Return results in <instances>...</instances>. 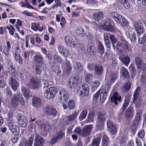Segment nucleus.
<instances>
[{
  "mask_svg": "<svg viewBox=\"0 0 146 146\" xmlns=\"http://www.w3.org/2000/svg\"><path fill=\"white\" fill-rule=\"evenodd\" d=\"M80 82L79 77L75 76L70 79L68 82V86L71 89H74L77 86V84L80 83Z\"/></svg>",
  "mask_w": 146,
  "mask_h": 146,
  "instance_id": "8",
  "label": "nucleus"
},
{
  "mask_svg": "<svg viewBox=\"0 0 146 146\" xmlns=\"http://www.w3.org/2000/svg\"><path fill=\"white\" fill-rule=\"evenodd\" d=\"M9 51V49H7V47L4 48L3 52L5 55L8 57L10 56Z\"/></svg>",
  "mask_w": 146,
  "mask_h": 146,
  "instance_id": "62",
  "label": "nucleus"
},
{
  "mask_svg": "<svg viewBox=\"0 0 146 146\" xmlns=\"http://www.w3.org/2000/svg\"><path fill=\"white\" fill-rule=\"evenodd\" d=\"M40 99L37 97H34L32 99V105L34 107L38 108L41 105Z\"/></svg>",
  "mask_w": 146,
  "mask_h": 146,
  "instance_id": "22",
  "label": "nucleus"
},
{
  "mask_svg": "<svg viewBox=\"0 0 146 146\" xmlns=\"http://www.w3.org/2000/svg\"><path fill=\"white\" fill-rule=\"evenodd\" d=\"M72 68L70 62H68L66 63V74L67 75H68L69 74L72 70Z\"/></svg>",
  "mask_w": 146,
  "mask_h": 146,
  "instance_id": "51",
  "label": "nucleus"
},
{
  "mask_svg": "<svg viewBox=\"0 0 146 146\" xmlns=\"http://www.w3.org/2000/svg\"><path fill=\"white\" fill-rule=\"evenodd\" d=\"M44 111L46 114L54 117L56 115L57 112L55 108L50 106H46L44 109Z\"/></svg>",
  "mask_w": 146,
  "mask_h": 146,
  "instance_id": "10",
  "label": "nucleus"
},
{
  "mask_svg": "<svg viewBox=\"0 0 146 146\" xmlns=\"http://www.w3.org/2000/svg\"><path fill=\"white\" fill-rule=\"evenodd\" d=\"M82 87L83 90H78L77 92V94L82 97L88 96L89 91L88 85L86 84H84L82 85Z\"/></svg>",
  "mask_w": 146,
  "mask_h": 146,
  "instance_id": "6",
  "label": "nucleus"
},
{
  "mask_svg": "<svg viewBox=\"0 0 146 146\" xmlns=\"http://www.w3.org/2000/svg\"><path fill=\"white\" fill-rule=\"evenodd\" d=\"M42 69L43 70H46L47 69L46 66L45 64H36L35 66V71L36 74L40 75L42 72Z\"/></svg>",
  "mask_w": 146,
  "mask_h": 146,
  "instance_id": "13",
  "label": "nucleus"
},
{
  "mask_svg": "<svg viewBox=\"0 0 146 146\" xmlns=\"http://www.w3.org/2000/svg\"><path fill=\"white\" fill-rule=\"evenodd\" d=\"M8 125L9 130L12 134L15 135L19 134L20 128L19 126L16 125L15 121L10 122L8 123Z\"/></svg>",
  "mask_w": 146,
  "mask_h": 146,
  "instance_id": "5",
  "label": "nucleus"
},
{
  "mask_svg": "<svg viewBox=\"0 0 146 146\" xmlns=\"http://www.w3.org/2000/svg\"><path fill=\"white\" fill-rule=\"evenodd\" d=\"M77 114L76 111L73 112L71 115H69L68 118L69 121H72L74 120L76 117Z\"/></svg>",
  "mask_w": 146,
  "mask_h": 146,
  "instance_id": "55",
  "label": "nucleus"
},
{
  "mask_svg": "<svg viewBox=\"0 0 146 146\" xmlns=\"http://www.w3.org/2000/svg\"><path fill=\"white\" fill-rule=\"evenodd\" d=\"M121 72L123 76L127 79H128L129 78V72L126 68L123 66H122L121 69Z\"/></svg>",
  "mask_w": 146,
  "mask_h": 146,
  "instance_id": "30",
  "label": "nucleus"
},
{
  "mask_svg": "<svg viewBox=\"0 0 146 146\" xmlns=\"http://www.w3.org/2000/svg\"><path fill=\"white\" fill-rule=\"evenodd\" d=\"M129 44L127 41L125 43H124L123 44V48L124 50L127 51L130 54L131 51L129 48Z\"/></svg>",
  "mask_w": 146,
  "mask_h": 146,
  "instance_id": "52",
  "label": "nucleus"
},
{
  "mask_svg": "<svg viewBox=\"0 0 146 146\" xmlns=\"http://www.w3.org/2000/svg\"><path fill=\"white\" fill-rule=\"evenodd\" d=\"M134 115L133 108L129 106L127 110V113L125 115V118L129 119L133 117Z\"/></svg>",
  "mask_w": 146,
  "mask_h": 146,
  "instance_id": "23",
  "label": "nucleus"
},
{
  "mask_svg": "<svg viewBox=\"0 0 146 146\" xmlns=\"http://www.w3.org/2000/svg\"><path fill=\"white\" fill-rule=\"evenodd\" d=\"M24 102V100L21 94L19 92H17V94H13L11 99V104L12 106L15 108L18 106L20 103L23 104Z\"/></svg>",
  "mask_w": 146,
  "mask_h": 146,
  "instance_id": "1",
  "label": "nucleus"
},
{
  "mask_svg": "<svg viewBox=\"0 0 146 146\" xmlns=\"http://www.w3.org/2000/svg\"><path fill=\"white\" fill-rule=\"evenodd\" d=\"M121 96H119L117 92H115L111 98V100L112 102H114L115 105H117V101L120 102L121 101Z\"/></svg>",
  "mask_w": 146,
  "mask_h": 146,
  "instance_id": "21",
  "label": "nucleus"
},
{
  "mask_svg": "<svg viewBox=\"0 0 146 146\" xmlns=\"http://www.w3.org/2000/svg\"><path fill=\"white\" fill-rule=\"evenodd\" d=\"M76 33L77 35L80 37H83L86 35L84 30L80 27H78L76 30Z\"/></svg>",
  "mask_w": 146,
  "mask_h": 146,
  "instance_id": "39",
  "label": "nucleus"
},
{
  "mask_svg": "<svg viewBox=\"0 0 146 146\" xmlns=\"http://www.w3.org/2000/svg\"><path fill=\"white\" fill-rule=\"evenodd\" d=\"M9 71H11V74L12 77H15L17 74V72L15 70L14 67H12V68H8Z\"/></svg>",
  "mask_w": 146,
  "mask_h": 146,
  "instance_id": "63",
  "label": "nucleus"
},
{
  "mask_svg": "<svg viewBox=\"0 0 146 146\" xmlns=\"http://www.w3.org/2000/svg\"><path fill=\"white\" fill-rule=\"evenodd\" d=\"M98 52L102 54L103 53L104 51V48L103 44L100 41H99L98 42Z\"/></svg>",
  "mask_w": 146,
  "mask_h": 146,
  "instance_id": "35",
  "label": "nucleus"
},
{
  "mask_svg": "<svg viewBox=\"0 0 146 146\" xmlns=\"http://www.w3.org/2000/svg\"><path fill=\"white\" fill-rule=\"evenodd\" d=\"M4 92L6 95L9 97H11L12 95V92L9 87H7L5 89Z\"/></svg>",
  "mask_w": 146,
  "mask_h": 146,
  "instance_id": "59",
  "label": "nucleus"
},
{
  "mask_svg": "<svg viewBox=\"0 0 146 146\" xmlns=\"http://www.w3.org/2000/svg\"><path fill=\"white\" fill-rule=\"evenodd\" d=\"M58 50L59 52L62 54L66 57H68L70 55V53L69 51L63 46H58Z\"/></svg>",
  "mask_w": 146,
  "mask_h": 146,
  "instance_id": "17",
  "label": "nucleus"
},
{
  "mask_svg": "<svg viewBox=\"0 0 146 146\" xmlns=\"http://www.w3.org/2000/svg\"><path fill=\"white\" fill-rule=\"evenodd\" d=\"M64 40L67 45L72 47H74L75 42L70 36H66Z\"/></svg>",
  "mask_w": 146,
  "mask_h": 146,
  "instance_id": "19",
  "label": "nucleus"
},
{
  "mask_svg": "<svg viewBox=\"0 0 146 146\" xmlns=\"http://www.w3.org/2000/svg\"><path fill=\"white\" fill-rule=\"evenodd\" d=\"M133 101L135 104L136 108H139L141 105V100L139 98H138V97H133Z\"/></svg>",
  "mask_w": 146,
  "mask_h": 146,
  "instance_id": "31",
  "label": "nucleus"
},
{
  "mask_svg": "<svg viewBox=\"0 0 146 146\" xmlns=\"http://www.w3.org/2000/svg\"><path fill=\"white\" fill-rule=\"evenodd\" d=\"M43 84L42 86L43 88V90L45 92V90H48V88L50 87V85H49V82L47 80H44L43 81Z\"/></svg>",
  "mask_w": 146,
  "mask_h": 146,
  "instance_id": "47",
  "label": "nucleus"
},
{
  "mask_svg": "<svg viewBox=\"0 0 146 146\" xmlns=\"http://www.w3.org/2000/svg\"><path fill=\"white\" fill-rule=\"evenodd\" d=\"M134 28L136 31L137 36L139 37L143 33V27L141 22L135 23L134 24Z\"/></svg>",
  "mask_w": 146,
  "mask_h": 146,
  "instance_id": "12",
  "label": "nucleus"
},
{
  "mask_svg": "<svg viewBox=\"0 0 146 146\" xmlns=\"http://www.w3.org/2000/svg\"><path fill=\"white\" fill-rule=\"evenodd\" d=\"M102 142L103 145L102 146H107L109 144V139L105 134L103 136Z\"/></svg>",
  "mask_w": 146,
  "mask_h": 146,
  "instance_id": "41",
  "label": "nucleus"
},
{
  "mask_svg": "<svg viewBox=\"0 0 146 146\" xmlns=\"http://www.w3.org/2000/svg\"><path fill=\"white\" fill-rule=\"evenodd\" d=\"M0 76L5 80L7 79L8 76V73L6 70H3L0 72Z\"/></svg>",
  "mask_w": 146,
  "mask_h": 146,
  "instance_id": "53",
  "label": "nucleus"
},
{
  "mask_svg": "<svg viewBox=\"0 0 146 146\" xmlns=\"http://www.w3.org/2000/svg\"><path fill=\"white\" fill-rule=\"evenodd\" d=\"M75 65L74 66V68L75 70H79L81 72L83 71V67L82 64L79 62H76L75 63Z\"/></svg>",
  "mask_w": 146,
  "mask_h": 146,
  "instance_id": "44",
  "label": "nucleus"
},
{
  "mask_svg": "<svg viewBox=\"0 0 146 146\" xmlns=\"http://www.w3.org/2000/svg\"><path fill=\"white\" fill-rule=\"evenodd\" d=\"M103 68L102 66L98 64L95 65L94 72L95 73L98 75H100L103 72Z\"/></svg>",
  "mask_w": 146,
  "mask_h": 146,
  "instance_id": "28",
  "label": "nucleus"
},
{
  "mask_svg": "<svg viewBox=\"0 0 146 146\" xmlns=\"http://www.w3.org/2000/svg\"><path fill=\"white\" fill-rule=\"evenodd\" d=\"M134 61L138 69H140L143 66V61L141 58L139 56L134 58Z\"/></svg>",
  "mask_w": 146,
  "mask_h": 146,
  "instance_id": "27",
  "label": "nucleus"
},
{
  "mask_svg": "<svg viewBox=\"0 0 146 146\" xmlns=\"http://www.w3.org/2000/svg\"><path fill=\"white\" fill-rule=\"evenodd\" d=\"M111 15L112 18L116 22L118 20L119 16L121 15H118L117 13L115 12H111Z\"/></svg>",
  "mask_w": 146,
  "mask_h": 146,
  "instance_id": "50",
  "label": "nucleus"
},
{
  "mask_svg": "<svg viewBox=\"0 0 146 146\" xmlns=\"http://www.w3.org/2000/svg\"><path fill=\"white\" fill-rule=\"evenodd\" d=\"M104 91L102 90L100 94V100L102 102H104L105 101L108 94V93L105 92Z\"/></svg>",
  "mask_w": 146,
  "mask_h": 146,
  "instance_id": "36",
  "label": "nucleus"
},
{
  "mask_svg": "<svg viewBox=\"0 0 146 146\" xmlns=\"http://www.w3.org/2000/svg\"><path fill=\"white\" fill-rule=\"evenodd\" d=\"M33 60L36 64H44L43 57L40 54H36L33 57Z\"/></svg>",
  "mask_w": 146,
  "mask_h": 146,
  "instance_id": "20",
  "label": "nucleus"
},
{
  "mask_svg": "<svg viewBox=\"0 0 146 146\" xmlns=\"http://www.w3.org/2000/svg\"><path fill=\"white\" fill-rule=\"evenodd\" d=\"M117 22L124 27L126 26L128 24V22L121 15L119 16L118 20Z\"/></svg>",
  "mask_w": 146,
  "mask_h": 146,
  "instance_id": "29",
  "label": "nucleus"
},
{
  "mask_svg": "<svg viewBox=\"0 0 146 146\" xmlns=\"http://www.w3.org/2000/svg\"><path fill=\"white\" fill-rule=\"evenodd\" d=\"M34 138L33 137H31L25 143H24V145L25 146H32L33 144V141Z\"/></svg>",
  "mask_w": 146,
  "mask_h": 146,
  "instance_id": "49",
  "label": "nucleus"
},
{
  "mask_svg": "<svg viewBox=\"0 0 146 146\" xmlns=\"http://www.w3.org/2000/svg\"><path fill=\"white\" fill-rule=\"evenodd\" d=\"M44 139L38 134H35V143L34 145L35 146H43Z\"/></svg>",
  "mask_w": 146,
  "mask_h": 146,
  "instance_id": "16",
  "label": "nucleus"
},
{
  "mask_svg": "<svg viewBox=\"0 0 146 146\" xmlns=\"http://www.w3.org/2000/svg\"><path fill=\"white\" fill-rule=\"evenodd\" d=\"M107 117V114L104 113L99 112L98 113V121L96 126L99 129L102 130L104 127V122Z\"/></svg>",
  "mask_w": 146,
  "mask_h": 146,
  "instance_id": "2",
  "label": "nucleus"
},
{
  "mask_svg": "<svg viewBox=\"0 0 146 146\" xmlns=\"http://www.w3.org/2000/svg\"><path fill=\"white\" fill-rule=\"evenodd\" d=\"M92 89L94 90L96 89L98 87L100 86V82L98 80L92 82Z\"/></svg>",
  "mask_w": 146,
  "mask_h": 146,
  "instance_id": "58",
  "label": "nucleus"
},
{
  "mask_svg": "<svg viewBox=\"0 0 146 146\" xmlns=\"http://www.w3.org/2000/svg\"><path fill=\"white\" fill-rule=\"evenodd\" d=\"M92 130V125H88L83 128L82 130V135L84 137H86L88 136Z\"/></svg>",
  "mask_w": 146,
  "mask_h": 146,
  "instance_id": "15",
  "label": "nucleus"
},
{
  "mask_svg": "<svg viewBox=\"0 0 146 146\" xmlns=\"http://www.w3.org/2000/svg\"><path fill=\"white\" fill-rule=\"evenodd\" d=\"M57 93V89L54 87L49 88L48 90H45L44 94L47 99L50 100L54 98Z\"/></svg>",
  "mask_w": 146,
  "mask_h": 146,
  "instance_id": "3",
  "label": "nucleus"
},
{
  "mask_svg": "<svg viewBox=\"0 0 146 146\" xmlns=\"http://www.w3.org/2000/svg\"><path fill=\"white\" fill-rule=\"evenodd\" d=\"M119 58L123 64L126 66H128L130 61L129 57L128 56L121 55L119 56Z\"/></svg>",
  "mask_w": 146,
  "mask_h": 146,
  "instance_id": "18",
  "label": "nucleus"
},
{
  "mask_svg": "<svg viewBox=\"0 0 146 146\" xmlns=\"http://www.w3.org/2000/svg\"><path fill=\"white\" fill-rule=\"evenodd\" d=\"M87 113L88 111L86 109L82 111L79 117L80 120L81 121L85 118L87 115Z\"/></svg>",
  "mask_w": 146,
  "mask_h": 146,
  "instance_id": "43",
  "label": "nucleus"
},
{
  "mask_svg": "<svg viewBox=\"0 0 146 146\" xmlns=\"http://www.w3.org/2000/svg\"><path fill=\"white\" fill-rule=\"evenodd\" d=\"M131 86V83L129 81H128L125 84L122 86L121 89L123 92L126 93L130 90Z\"/></svg>",
  "mask_w": 146,
  "mask_h": 146,
  "instance_id": "25",
  "label": "nucleus"
},
{
  "mask_svg": "<svg viewBox=\"0 0 146 146\" xmlns=\"http://www.w3.org/2000/svg\"><path fill=\"white\" fill-rule=\"evenodd\" d=\"M59 97L58 102H61L62 101L67 102L69 98V94L67 91L64 89L60 90L59 92Z\"/></svg>",
  "mask_w": 146,
  "mask_h": 146,
  "instance_id": "7",
  "label": "nucleus"
},
{
  "mask_svg": "<svg viewBox=\"0 0 146 146\" xmlns=\"http://www.w3.org/2000/svg\"><path fill=\"white\" fill-rule=\"evenodd\" d=\"M129 37L132 43L134 44L136 42L135 33L134 32H132L131 34L129 33Z\"/></svg>",
  "mask_w": 146,
  "mask_h": 146,
  "instance_id": "46",
  "label": "nucleus"
},
{
  "mask_svg": "<svg viewBox=\"0 0 146 146\" xmlns=\"http://www.w3.org/2000/svg\"><path fill=\"white\" fill-rule=\"evenodd\" d=\"M138 41L140 44H144L146 43V34H144L143 37L139 38Z\"/></svg>",
  "mask_w": 146,
  "mask_h": 146,
  "instance_id": "54",
  "label": "nucleus"
},
{
  "mask_svg": "<svg viewBox=\"0 0 146 146\" xmlns=\"http://www.w3.org/2000/svg\"><path fill=\"white\" fill-rule=\"evenodd\" d=\"M41 128L46 132L50 131L51 129L50 125L47 123L42 124L41 125Z\"/></svg>",
  "mask_w": 146,
  "mask_h": 146,
  "instance_id": "40",
  "label": "nucleus"
},
{
  "mask_svg": "<svg viewBox=\"0 0 146 146\" xmlns=\"http://www.w3.org/2000/svg\"><path fill=\"white\" fill-rule=\"evenodd\" d=\"M64 135V131H60L59 132L55 133L52 137L50 142V144L54 145L58 139L61 138Z\"/></svg>",
  "mask_w": 146,
  "mask_h": 146,
  "instance_id": "11",
  "label": "nucleus"
},
{
  "mask_svg": "<svg viewBox=\"0 0 146 146\" xmlns=\"http://www.w3.org/2000/svg\"><path fill=\"white\" fill-rule=\"evenodd\" d=\"M21 90L25 97L27 99L29 98L30 94L28 89L25 87L22 86L21 87Z\"/></svg>",
  "mask_w": 146,
  "mask_h": 146,
  "instance_id": "32",
  "label": "nucleus"
},
{
  "mask_svg": "<svg viewBox=\"0 0 146 146\" xmlns=\"http://www.w3.org/2000/svg\"><path fill=\"white\" fill-rule=\"evenodd\" d=\"M9 84L14 91H17L19 87V84L17 81L13 77H11L9 82Z\"/></svg>",
  "mask_w": 146,
  "mask_h": 146,
  "instance_id": "14",
  "label": "nucleus"
},
{
  "mask_svg": "<svg viewBox=\"0 0 146 146\" xmlns=\"http://www.w3.org/2000/svg\"><path fill=\"white\" fill-rule=\"evenodd\" d=\"M39 84V80L36 78L33 77L31 78L30 82L27 83L26 85L30 89H36L38 88Z\"/></svg>",
  "mask_w": 146,
  "mask_h": 146,
  "instance_id": "4",
  "label": "nucleus"
},
{
  "mask_svg": "<svg viewBox=\"0 0 146 146\" xmlns=\"http://www.w3.org/2000/svg\"><path fill=\"white\" fill-rule=\"evenodd\" d=\"M87 50L90 54L91 55H95L96 54V48L94 44H88V45Z\"/></svg>",
  "mask_w": 146,
  "mask_h": 146,
  "instance_id": "26",
  "label": "nucleus"
},
{
  "mask_svg": "<svg viewBox=\"0 0 146 146\" xmlns=\"http://www.w3.org/2000/svg\"><path fill=\"white\" fill-rule=\"evenodd\" d=\"M116 79L115 75V74L112 73L111 74L109 78V81L107 82H109L111 83V85L112 83H113Z\"/></svg>",
  "mask_w": 146,
  "mask_h": 146,
  "instance_id": "48",
  "label": "nucleus"
},
{
  "mask_svg": "<svg viewBox=\"0 0 146 146\" xmlns=\"http://www.w3.org/2000/svg\"><path fill=\"white\" fill-rule=\"evenodd\" d=\"M111 83L109 82H107L105 85L103 86L102 90L104 91V92L106 93H109L110 89Z\"/></svg>",
  "mask_w": 146,
  "mask_h": 146,
  "instance_id": "38",
  "label": "nucleus"
},
{
  "mask_svg": "<svg viewBox=\"0 0 146 146\" xmlns=\"http://www.w3.org/2000/svg\"><path fill=\"white\" fill-rule=\"evenodd\" d=\"M101 137H97L96 138L94 139L92 143V144L89 145V146H99L100 144L101 140Z\"/></svg>",
  "mask_w": 146,
  "mask_h": 146,
  "instance_id": "34",
  "label": "nucleus"
},
{
  "mask_svg": "<svg viewBox=\"0 0 146 146\" xmlns=\"http://www.w3.org/2000/svg\"><path fill=\"white\" fill-rule=\"evenodd\" d=\"M141 90V88L139 86L137 88L133 95V97H138Z\"/></svg>",
  "mask_w": 146,
  "mask_h": 146,
  "instance_id": "56",
  "label": "nucleus"
},
{
  "mask_svg": "<svg viewBox=\"0 0 146 146\" xmlns=\"http://www.w3.org/2000/svg\"><path fill=\"white\" fill-rule=\"evenodd\" d=\"M25 3H24L23 2H22L21 3L22 4V5H20L21 7H23L25 6L26 5V7L27 8H31L32 9H33V7L29 5V3L28 2V1H25Z\"/></svg>",
  "mask_w": 146,
  "mask_h": 146,
  "instance_id": "57",
  "label": "nucleus"
},
{
  "mask_svg": "<svg viewBox=\"0 0 146 146\" xmlns=\"http://www.w3.org/2000/svg\"><path fill=\"white\" fill-rule=\"evenodd\" d=\"M75 103L74 100H70L68 102V107L71 110L73 109L75 107Z\"/></svg>",
  "mask_w": 146,
  "mask_h": 146,
  "instance_id": "45",
  "label": "nucleus"
},
{
  "mask_svg": "<svg viewBox=\"0 0 146 146\" xmlns=\"http://www.w3.org/2000/svg\"><path fill=\"white\" fill-rule=\"evenodd\" d=\"M95 65L93 64L88 63L87 64V68L90 71H92L95 68Z\"/></svg>",
  "mask_w": 146,
  "mask_h": 146,
  "instance_id": "61",
  "label": "nucleus"
},
{
  "mask_svg": "<svg viewBox=\"0 0 146 146\" xmlns=\"http://www.w3.org/2000/svg\"><path fill=\"white\" fill-rule=\"evenodd\" d=\"M145 135L144 131L143 130H141L137 134V136L139 137L141 139L143 138Z\"/></svg>",
  "mask_w": 146,
  "mask_h": 146,
  "instance_id": "64",
  "label": "nucleus"
},
{
  "mask_svg": "<svg viewBox=\"0 0 146 146\" xmlns=\"http://www.w3.org/2000/svg\"><path fill=\"white\" fill-rule=\"evenodd\" d=\"M110 38L111 43H116L117 41V39L116 38L115 35L110 34Z\"/></svg>",
  "mask_w": 146,
  "mask_h": 146,
  "instance_id": "60",
  "label": "nucleus"
},
{
  "mask_svg": "<svg viewBox=\"0 0 146 146\" xmlns=\"http://www.w3.org/2000/svg\"><path fill=\"white\" fill-rule=\"evenodd\" d=\"M107 127L111 131H115L116 129L115 126L110 120H108L107 122Z\"/></svg>",
  "mask_w": 146,
  "mask_h": 146,
  "instance_id": "37",
  "label": "nucleus"
},
{
  "mask_svg": "<svg viewBox=\"0 0 146 146\" xmlns=\"http://www.w3.org/2000/svg\"><path fill=\"white\" fill-rule=\"evenodd\" d=\"M106 21H105L104 23V25L105 26L104 29L106 31H108L113 33H114L115 31L116 27H114L110 23L107 26H106Z\"/></svg>",
  "mask_w": 146,
  "mask_h": 146,
  "instance_id": "24",
  "label": "nucleus"
},
{
  "mask_svg": "<svg viewBox=\"0 0 146 146\" xmlns=\"http://www.w3.org/2000/svg\"><path fill=\"white\" fill-rule=\"evenodd\" d=\"M103 17V14L102 12H100L98 13H96L93 15V18L95 20L98 21L100 20Z\"/></svg>",
  "mask_w": 146,
  "mask_h": 146,
  "instance_id": "33",
  "label": "nucleus"
},
{
  "mask_svg": "<svg viewBox=\"0 0 146 146\" xmlns=\"http://www.w3.org/2000/svg\"><path fill=\"white\" fill-rule=\"evenodd\" d=\"M17 122L18 124L22 127H26L28 123L27 119L25 117H24L21 121Z\"/></svg>",
  "mask_w": 146,
  "mask_h": 146,
  "instance_id": "42",
  "label": "nucleus"
},
{
  "mask_svg": "<svg viewBox=\"0 0 146 146\" xmlns=\"http://www.w3.org/2000/svg\"><path fill=\"white\" fill-rule=\"evenodd\" d=\"M130 100L129 97L127 96L125 98L124 103L120 110V112L118 113V117L119 119H121L123 117V113L127 107L129 103Z\"/></svg>",
  "mask_w": 146,
  "mask_h": 146,
  "instance_id": "9",
  "label": "nucleus"
}]
</instances>
